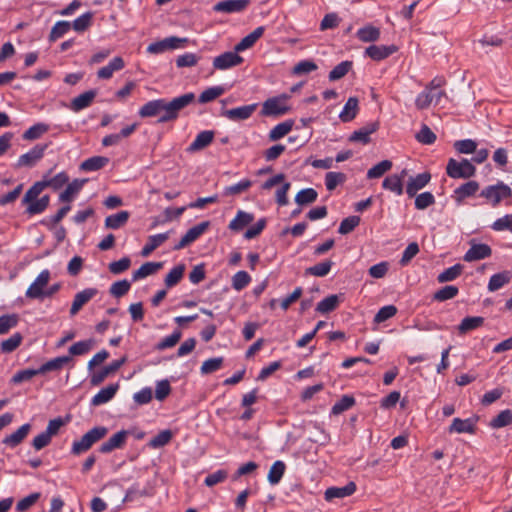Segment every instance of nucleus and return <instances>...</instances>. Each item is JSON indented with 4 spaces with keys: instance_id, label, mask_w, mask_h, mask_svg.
I'll list each match as a JSON object with an SVG mask.
<instances>
[{
    "instance_id": "nucleus-1",
    "label": "nucleus",
    "mask_w": 512,
    "mask_h": 512,
    "mask_svg": "<svg viewBox=\"0 0 512 512\" xmlns=\"http://www.w3.org/2000/svg\"><path fill=\"white\" fill-rule=\"evenodd\" d=\"M195 101V94L192 92L182 94L171 100L164 98L154 99L145 103L139 109L141 118L156 117L158 123L172 122L178 119L180 112Z\"/></svg>"
},
{
    "instance_id": "nucleus-2",
    "label": "nucleus",
    "mask_w": 512,
    "mask_h": 512,
    "mask_svg": "<svg viewBox=\"0 0 512 512\" xmlns=\"http://www.w3.org/2000/svg\"><path fill=\"white\" fill-rule=\"evenodd\" d=\"M108 433V429L104 426H97L86 432L79 440L73 442L71 453L80 455L88 451L96 442L101 440Z\"/></svg>"
},
{
    "instance_id": "nucleus-3",
    "label": "nucleus",
    "mask_w": 512,
    "mask_h": 512,
    "mask_svg": "<svg viewBox=\"0 0 512 512\" xmlns=\"http://www.w3.org/2000/svg\"><path fill=\"white\" fill-rule=\"evenodd\" d=\"M68 181L69 176L66 172H60L50 179L38 181L34 183L26 192V200L34 198L37 194H41L42 191L47 187H50L53 190H58L67 184Z\"/></svg>"
},
{
    "instance_id": "nucleus-4",
    "label": "nucleus",
    "mask_w": 512,
    "mask_h": 512,
    "mask_svg": "<svg viewBox=\"0 0 512 512\" xmlns=\"http://www.w3.org/2000/svg\"><path fill=\"white\" fill-rule=\"evenodd\" d=\"M480 196L485 198L493 207H497L502 200L512 197L511 188L503 182L485 187Z\"/></svg>"
},
{
    "instance_id": "nucleus-5",
    "label": "nucleus",
    "mask_w": 512,
    "mask_h": 512,
    "mask_svg": "<svg viewBox=\"0 0 512 512\" xmlns=\"http://www.w3.org/2000/svg\"><path fill=\"white\" fill-rule=\"evenodd\" d=\"M475 166L467 159L457 161L456 159H449L446 167V173L449 177L454 179L470 178L475 175Z\"/></svg>"
},
{
    "instance_id": "nucleus-6",
    "label": "nucleus",
    "mask_w": 512,
    "mask_h": 512,
    "mask_svg": "<svg viewBox=\"0 0 512 512\" xmlns=\"http://www.w3.org/2000/svg\"><path fill=\"white\" fill-rule=\"evenodd\" d=\"M188 40L186 38H179L176 36L167 37L163 40L151 43L147 47V52L150 54H161L167 50H174L183 47Z\"/></svg>"
},
{
    "instance_id": "nucleus-7",
    "label": "nucleus",
    "mask_w": 512,
    "mask_h": 512,
    "mask_svg": "<svg viewBox=\"0 0 512 512\" xmlns=\"http://www.w3.org/2000/svg\"><path fill=\"white\" fill-rule=\"evenodd\" d=\"M287 96L269 98L263 103L262 114L266 116H280L289 108L286 105Z\"/></svg>"
},
{
    "instance_id": "nucleus-8",
    "label": "nucleus",
    "mask_w": 512,
    "mask_h": 512,
    "mask_svg": "<svg viewBox=\"0 0 512 512\" xmlns=\"http://www.w3.org/2000/svg\"><path fill=\"white\" fill-rule=\"evenodd\" d=\"M238 53L235 50L228 51L215 57L213 67L217 70H226L240 65L243 62V58Z\"/></svg>"
},
{
    "instance_id": "nucleus-9",
    "label": "nucleus",
    "mask_w": 512,
    "mask_h": 512,
    "mask_svg": "<svg viewBox=\"0 0 512 512\" xmlns=\"http://www.w3.org/2000/svg\"><path fill=\"white\" fill-rule=\"evenodd\" d=\"M209 221H203L192 228H190L180 239L178 243L174 245L175 250H179L190 245L197 238H199L209 227Z\"/></svg>"
},
{
    "instance_id": "nucleus-10",
    "label": "nucleus",
    "mask_w": 512,
    "mask_h": 512,
    "mask_svg": "<svg viewBox=\"0 0 512 512\" xmlns=\"http://www.w3.org/2000/svg\"><path fill=\"white\" fill-rule=\"evenodd\" d=\"M250 4V0H224L213 6L217 13L232 14L244 11Z\"/></svg>"
},
{
    "instance_id": "nucleus-11",
    "label": "nucleus",
    "mask_w": 512,
    "mask_h": 512,
    "mask_svg": "<svg viewBox=\"0 0 512 512\" xmlns=\"http://www.w3.org/2000/svg\"><path fill=\"white\" fill-rule=\"evenodd\" d=\"M50 279V272L43 270L34 282L28 287L26 296L31 299H38L44 297V287L48 284Z\"/></svg>"
},
{
    "instance_id": "nucleus-12",
    "label": "nucleus",
    "mask_w": 512,
    "mask_h": 512,
    "mask_svg": "<svg viewBox=\"0 0 512 512\" xmlns=\"http://www.w3.org/2000/svg\"><path fill=\"white\" fill-rule=\"evenodd\" d=\"M257 108V104L244 105L228 110H223L221 115L231 121H242L251 117Z\"/></svg>"
},
{
    "instance_id": "nucleus-13",
    "label": "nucleus",
    "mask_w": 512,
    "mask_h": 512,
    "mask_svg": "<svg viewBox=\"0 0 512 512\" xmlns=\"http://www.w3.org/2000/svg\"><path fill=\"white\" fill-rule=\"evenodd\" d=\"M125 361V358L114 360L109 365L103 367L100 371L94 373L90 378L91 385L98 386L101 384L110 374L119 370Z\"/></svg>"
},
{
    "instance_id": "nucleus-14",
    "label": "nucleus",
    "mask_w": 512,
    "mask_h": 512,
    "mask_svg": "<svg viewBox=\"0 0 512 512\" xmlns=\"http://www.w3.org/2000/svg\"><path fill=\"white\" fill-rule=\"evenodd\" d=\"M431 180V174L429 172H423L416 176L409 178L406 185V193L412 198L416 196L417 192L423 189Z\"/></svg>"
},
{
    "instance_id": "nucleus-15",
    "label": "nucleus",
    "mask_w": 512,
    "mask_h": 512,
    "mask_svg": "<svg viewBox=\"0 0 512 512\" xmlns=\"http://www.w3.org/2000/svg\"><path fill=\"white\" fill-rule=\"evenodd\" d=\"M40 194H37L34 198L26 200V194L22 199V204L26 205V213L29 215L40 214L46 210L49 205L50 198L48 195L42 196L38 199Z\"/></svg>"
},
{
    "instance_id": "nucleus-16",
    "label": "nucleus",
    "mask_w": 512,
    "mask_h": 512,
    "mask_svg": "<svg viewBox=\"0 0 512 512\" xmlns=\"http://www.w3.org/2000/svg\"><path fill=\"white\" fill-rule=\"evenodd\" d=\"M129 432L126 430H121L112 435L107 441L101 444L99 451L101 453L107 454L112 452L115 449L122 448L126 442L127 436Z\"/></svg>"
},
{
    "instance_id": "nucleus-17",
    "label": "nucleus",
    "mask_w": 512,
    "mask_h": 512,
    "mask_svg": "<svg viewBox=\"0 0 512 512\" xmlns=\"http://www.w3.org/2000/svg\"><path fill=\"white\" fill-rule=\"evenodd\" d=\"M406 175V169L402 170L400 174H392L383 180L382 187L400 196L404 191L403 180L405 179Z\"/></svg>"
},
{
    "instance_id": "nucleus-18",
    "label": "nucleus",
    "mask_w": 512,
    "mask_h": 512,
    "mask_svg": "<svg viewBox=\"0 0 512 512\" xmlns=\"http://www.w3.org/2000/svg\"><path fill=\"white\" fill-rule=\"evenodd\" d=\"M46 146L36 145L27 153L21 155L17 162V167H32L39 161L43 155Z\"/></svg>"
},
{
    "instance_id": "nucleus-19",
    "label": "nucleus",
    "mask_w": 512,
    "mask_h": 512,
    "mask_svg": "<svg viewBox=\"0 0 512 512\" xmlns=\"http://www.w3.org/2000/svg\"><path fill=\"white\" fill-rule=\"evenodd\" d=\"M355 491V483L349 482L348 484L342 487H329L328 489H326L324 493V498L326 501H332L334 499H343L345 497L351 496Z\"/></svg>"
},
{
    "instance_id": "nucleus-20",
    "label": "nucleus",
    "mask_w": 512,
    "mask_h": 512,
    "mask_svg": "<svg viewBox=\"0 0 512 512\" xmlns=\"http://www.w3.org/2000/svg\"><path fill=\"white\" fill-rule=\"evenodd\" d=\"M443 90L438 91H432V90H425L421 92L416 100L415 105L418 109L423 110L428 108L433 102L436 104L440 101L441 97L444 95Z\"/></svg>"
},
{
    "instance_id": "nucleus-21",
    "label": "nucleus",
    "mask_w": 512,
    "mask_h": 512,
    "mask_svg": "<svg viewBox=\"0 0 512 512\" xmlns=\"http://www.w3.org/2000/svg\"><path fill=\"white\" fill-rule=\"evenodd\" d=\"M97 294V289L87 288L78 292L72 302L70 314L76 315L79 310Z\"/></svg>"
},
{
    "instance_id": "nucleus-22",
    "label": "nucleus",
    "mask_w": 512,
    "mask_h": 512,
    "mask_svg": "<svg viewBox=\"0 0 512 512\" xmlns=\"http://www.w3.org/2000/svg\"><path fill=\"white\" fill-rule=\"evenodd\" d=\"M476 420L473 418L461 419L454 418L451 425L448 428L450 434L453 433H475Z\"/></svg>"
},
{
    "instance_id": "nucleus-23",
    "label": "nucleus",
    "mask_w": 512,
    "mask_h": 512,
    "mask_svg": "<svg viewBox=\"0 0 512 512\" xmlns=\"http://www.w3.org/2000/svg\"><path fill=\"white\" fill-rule=\"evenodd\" d=\"M379 128L378 122H370L366 124L364 127L359 130L354 131L349 140L352 142H360L362 144H367L370 142V135L376 132Z\"/></svg>"
},
{
    "instance_id": "nucleus-24",
    "label": "nucleus",
    "mask_w": 512,
    "mask_h": 512,
    "mask_svg": "<svg viewBox=\"0 0 512 512\" xmlns=\"http://www.w3.org/2000/svg\"><path fill=\"white\" fill-rule=\"evenodd\" d=\"M119 390V384H110L102 388L97 394L91 399V405L100 406L113 399L117 391Z\"/></svg>"
},
{
    "instance_id": "nucleus-25",
    "label": "nucleus",
    "mask_w": 512,
    "mask_h": 512,
    "mask_svg": "<svg viewBox=\"0 0 512 512\" xmlns=\"http://www.w3.org/2000/svg\"><path fill=\"white\" fill-rule=\"evenodd\" d=\"M397 51V47L394 45L390 46H377L371 45L366 48L365 54L375 61L383 60Z\"/></svg>"
},
{
    "instance_id": "nucleus-26",
    "label": "nucleus",
    "mask_w": 512,
    "mask_h": 512,
    "mask_svg": "<svg viewBox=\"0 0 512 512\" xmlns=\"http://www.w3.org/2000/svg\"><path fill=\"white\" fill-rule=\"evenodd\" d=\"M31 425L29 423L23 424L15 432L6 436L2 443L10 448L18 446L29 434Z\"/></svg>"
},
{
    "instance_id": "nucleus-27",
    "label": "nucleus",
    "mask_w": 512,
    "mask_h": 512,
    "mask_svg": "<svg viewBox=\"0 0 512 512\" xmlns=\"http://www.w3.org/2000/svg\"><path fill=\"white\" fill-rule=\"evenodd\" d=\"M214 139V132L210 130H205L200 132L195 140L189 145L187 151L190 153L200 151L207 146H209Z\"/></svg>"
},
{
    "instance_id": "nucleus-28",
    "label": "nucleus",
    "mask_w": 512,
    "mask_h": 512,
    "mask_svg": "<svg viewBox=\"0 0 512 512\" xmlns=\"http://www.w3.org/2000/svg\"><path fill=\"white\" fill-rule=\"evenodd\" d=\"M163 267V262H146L132 274V281L144 279L156 274Z\"/></svg>"
},
{
    "instance_id": "nucleus-29",
    "label": "nucleus",
    "mask_w": 512,
    "mask_h": 512,
    "mask_svg": "<svg viewBox=\"0 0 512 512\" xmlns=\"http://www.w3.org/2000/svg\"><path fill=\"white\" fill-rule=\"evenodd\" d=\"M264 27L260 26L246 35L239 43L235 45L236 52H242L251 48L263 35Z\"/></svg>"
},
{
    "instance_id": "nucleus-30",
    "label": "nucleus",
    "mask_w": 512,
    "mask_h": 512,
    "mask_svg": "<svg viewBox=\"0 0 512 512\" xmlns=\"http://www.w3.org/2000/svg\"><path fill=\"white\" fill-rule=\"evenodd\" d=\"M86 182V179H74L71 183H68L66 189L60 193L59 200L61 202H71Z\"/></svg>"
},
{
    "instance_id": "nucleus-31",
    "label": "nucleus",
    "mask_w": 512,
    "mask_h": 512,
    "mask_svg": "<svg viewBox=\"0 0 512 512\" xmlns=\"http://www.w3.org/2000/svg\"><path fill=\"white\" fill-rule=\"evenodd\" d=\"M512 280V272L505 270L496 274H493L490 277L488 282V290L490 292L497 291L501 289L506 284L510 283Z\"/></svg>"
},
{
    "instance_id": "nucleus-32",
    "label": "nucleus",
    "mask_w": 512,
    "mask_h": 512,
    "mask_svg": "<svg viewBox=\"0 0 512 512\" xmlns=\"http://www.w3.org/2000/svg\"><path fill=\"white\" fill-rule=\"evenodd\" d=\"M125 63L124 60L117 56L114 57L108 65L100 68L97 72V76L100 79H110L113 76V73L116 71H120L124 68Z\"/></svg>"
},
{
    "instance_id": "nucleus-33",
    "label": "nucleus",
    "mask_w": 512,
    "mask_h": 512,
    "mask_svg": "<svg viewBox=\"0 0 512 512\" xmlns=\"http://www.w3.org/2000/svg\"><path fill=\"white\" fill-rule=\"evenodd\" d=\"M359 111V101L356 97H350L345 103L343 110L339 114V118L342 122L352 121Z\"/></svg>"
},
{
    "instance_id": "nucleus-34",
    "label": "nucleus",
    "mask_w": 512,
    "mask_h": 512,
    "mask_svg": "<svg viewBox=\"0 0 512 512\" xmlns=\"http://www.w3.org/2000/svg\"><path fill=\"white\" fill-rule=\"evenodd\" d=\"M96 96V92L93 90L86 91L79 96L72 99L70 108L74 112H78L84 108L90 106Z\"/></svg>"
},
{
    "instance_id": "nucleus-35",
    "label": "nucleus",
    "mask_w": 512,
    "mask_h": 512,
    "mask_svg": "<svg viewBox=\"0 0 512 512\" xmlns=\"http://www.w3.org/2000/svg\"><path fill=\"white\" fill-rule=\"evenodd\" d=\"M109 162V159L104 156H93L84 160L80 164V170L85 172L98 171L105 167Z\"/></svg>"
},
{
    "instance_id": "nucleus-36",
    "label": "nucleus",
    "mask_w": 512,
    "mask_h": 512,
    "mask_svg": "<svg viewBox=\"0 0 512 512\" xmlns=\"http://www.w3.org/2000/svg\"><path fill=\"white\" fill-rule=\"evenodd\" d=\"M168 238H169L168 233H160V234L149 236L146 244L142 248L141 255L148 256L157 247L162 245Z\"/></svg>"
},
{
    "instance_id": "nucleus-37",
    "label": "nucleus",
    "mask_w": 512,
    "mask_h": 512,
    "mask_svg": "<svg viewBox=\"0 0 512 512\" xmlns=\"http://www.w3.org/2000/svg\"><path fill=\"white\" fill-rule=\"evenodd\" d=\"M129 217L130 213L128 211H120L109 215L105 218V227L108 229H119L128 222Z\"/></svg>"
},
{
    "instance_id": "nucleus-38",
    "label": "nucleus",
    "mask_w": 512,
    "mask_h": 512,
    "mask_svg": "<svg viewBox=\"0 0 512 512\" xmlns=\"http://www.w3.org/2000/svg\"><path fill=\"white\" fill-rule=\"evenodd\" d=\"M479 190V183L476 181H468L460 185L455 191V199L458 202L465 198L473 196Z\"/></svg>"
},
{
    "instance_id": "nucleus-39",
    "label": "nucleus",
    "mask_w": 512,
    "mask_h": 512,
    "mask_svg": "<svg viewBox=\"0 0 512 512\" xmlns=\"http://www.w3.org/2000/svg\"><path fill=\"white\" fill-rule=\"evenodd\" d=\"M72 360L71 356H59L53 358L39 367L40 373L45 374L49 371H58Z\"/></svg>"
},
{
    "instance_id": "nucleus-40",
    "label": "nucleus",
    "mask_w": 512,
    "mask_h": 512,
    "mask_svg": "<svg viewBox=\"0 0 512 512\" xmlns=\"http://www.w3.org/2000/svg\"><path fill=\"white\" fill-rule=\"evenodd\" d=\"M254 220V216L251 213L245 211H238L235 218L230 222L229 228L233 231H240Z\"/></svg>"
},
{
    "instance_id": "nucleus-41",
    "label": "nucleus",
    "mask_w": 512,
    "mask_h": 512,
    "mask_svg": "<svg viewBox=\"0 0 512 512\" xmlns=\"http://www.w3.org/2000/svg\"><path fill=\"white\" fill-rule=\"evenodd\" d=\"M185 271V265L179 264L173 267L169 273L166 275L164 279V283L167 288H172L176 286L180 280L183 278Z\"/></svg>"
},
{
    "instance_id": "nucleus-42",
    "label": "nucleus",
    "mask_w": 512,
    "mask_h": 512,
    "mask_svg": "<svg viewBox=\"0 0 512 512\" xmlns=\"http://www.w3.org/2000/svg\"><path fill=\"white\" fill-rule=\"evenodd\" d=\"M357 37L362 42H374L380 37V30L372 25H367L357 31Z\"/></svg>"
},
{
    "instance_id": "nucleus-43",
    "label": "nucleus",
    "mask_w": 512,
    "mask_h": 512,
    "mask_svg": "<svg viewBox=\"0 0 512 512\" xmlns=\"http://www.w3.org/2000/svg\"><path fill=\"white\" fill-rule=\"evenodd\" d=\"M484 318L480 316L466 317L458 326L459 333L465 334L482 326Z\"/></svg>"
},
{
    "instance_id": "nucleus-44",
    "label": "nucleus",
    "mask_w": 512,
    "mask_h": 512,
    "mask_svg": "<svg viewBox=\"0 0 512 512\" xmlns=\"http://www.w3.org/2000/svg\"><path fill=\"white\" fill-rule=\"evenodd\" d=\"M463 271V266L461 264H455L447 269H445L443 272H441L437 276V281L439 283H446L455 280L458 278Z\"/></svg>"
},
{
    "instance_id": "nucleus-45",
    "label": "nucleus",
    "mask_w": 512,
    "mask_h": 512,
    "mask_svg": "<svg viewBox=\"0 0 512 512\" xmlns=\"http://www.w3.org/2000/svg\"><path fill=\"white\" fill-rule=\"evenodd\" d=\"M338 304L339 296L335 294L329 295L317 304L316 311L321 314H326L335 310Z\"/></svg>"
},
{
    "instance_id": "nucleus-46",
    "label": "nucleus",
    "mask_w": 512,
    "mask_h": 512,
    "mask_svg": "<svg viewBox=\"0 0 512 512\" xmlns=\"http://www.w3.org/2000/svg\"><path fill=\"white\" fill-rule=\"evenodd\" d=\"M459 293L458 287L454 285H447L437 290L433 295V300L444 302L455 298Z\"/></svg>"
},
{
    "instance_id": "nucleus-47",
    "label": "nucleus",
    "mask_w": 512,
    "mask_h": 512,
    "mask_svg": "<svg viewBox=\"0 0 512 512\" xmlns=\"http://www.w3.org/2000/svg\"><path fill=\"white\" fill-rule=\"evenodd\" d=\"M285 468L284 462L280 460L275 461L268 472L269 483L272 485L278 484L284 475Z\"/></svg>"
},
{
    "instance_id": "nucleus-48",
    "label": "nucleus",
    "mask_w": 512,
    "mask_h": 512,
    "mask_svg": "<svg viewBox=\"0 0 512 512\" xmlns=\"http://www.w3.org/2000/svg\"><path fill=\"white\" fill-rule=\"evenodd\" d=\"M318 193L313 188H306L300 190L295 196V202L300 205H307L315 202L317 200Z\"/></svg>"
},
{
    "instance_id": "nucleus-49",
    "label": "nucleus",
    "mask_w": 512,
    "mask_h": 512,
    "mask_svg": "<svg viewBox=\"0 0 512 512\" xmlns=\"http://www.w3.org/2000/svg\"><path fill=\"white\" fill-rule=\"evenodd\" d=\"M293 127L292 121H285L277 124L269 132V138L272 141H276L287 135Z\"/></svg>"
},
{
    "instance_id": "nucleus-50",
    "label": "nucleus",
    "mask_w": 512,
    "mask_h": 512,
    "mask_svg": "<svg viewBox=\"0 0 512 512\" xmlns=\"http://www.w3.org/2000/svg\"><path fill=\"white\" fill-rule=\"evenodd\" d=\"M355 404V399L350 395H343L340 400H338L331 409V413L334 415H339L350 408H352Z\"/></svg>"
},
{
    "instance_id": "nucleus-51",
    "label": "nucleus",
    "mask_w": 512,
    "mask_h": 512,
    "mask_svg": "<svg viewBox=\"0 0 512 512\" xmlns=\"http://www.w3.org/2000/svg\"><path fill=\"white\" fill-rule=\"evenodd\" d=\"M172 437L173 433L170 430H163L148 442V446L153 449L164 447L171 441Z\"/></svg>"
},
{
    "instance_id": "nucleus-52",
    "label": "nucleus",
    "mask_w": 512,
    "mask_h": 512,
    "mask_svg": "<svg viewBox=\"0 0 512 512\" xmlns=\"http://www.w3.org/2000/svg\"><path fill=\"white\" fill-rule=\"evenodd\" d=\"M352 66V61H343L339 63L330 71L328 76L329 80L337 81L343 78L351 70Z\"/></svg>"
},
{
    "instance_id": "nucleus-53",
    "label": "nucleus",
    "mask_w": 512,
    "mask_h": 512,
    "mask_svg": "<svg viewBox=\"0 0 512 512\" xmlns=\"http://www.w3.org/2000/svg\"><path fill=\"white\" fill-rule=\"evenodd\" d=\"M391 168H392V162L390 160H383L368 170L367 178L368 179L380 178L386 172H388Z\"/></svg>"
},
{
    "instance_id": "nucleus-54",
    "label": "nucleus",
    "mask_w": 512,
    "mask_h": 512,
    "mask_svg": "<svg viewBox=\"0 0 512 512\" xmlns=\"http://www.w3.org/2000/svg\"><path fill=\"white\" fill-rule=\"evenodd\" d=\"M71 29V23L68 21H58L55 23V25L52 27L50 34H49V40L51 42L56 41L57 39L64 36L69 30Z\"/></svg>"
},
{
    "instance_id": "nucleus-55",
    "label": "nucleus",
    "mask_w": 512,
    "mask_h": 512,
    "mask_svg": "<svg viewBox=\"0 0 512 512\" xmlns=\"http://www.w3.org/2000/svg\"><path fill=\"white\" fill-rule=\"evenodd\" d=\"M250 282H251V277L244 270H241V271H238L237 273H235L231 280L232 287L236 291L243 290L246 286H248V284Z\"/></svg>"
},
{
    "instance_id": "nucleus-56",
    "label": "nucleus",
    "mask_w": 512,
    "mask_h": 512,
    "mask_svg": "<svg viewBox=\"0 0 512 512\" xmlns=\"http://www.w3.org/2000/svg\"><path fill=\"white\" fill-rule=\"evenodd\" d=\"M92 19L93 14L91 12H86L73 21L71 28L76 32H84L91 26Z\"/></svg>"
},
{
    "instance_id": "nucleus-57",
    "label": "nucleus",
    "mask_w": 512,
    "mask_h": 512,
    "mask_svg": "<svg viewBox=\"0 0 512 512\" xmlns=\"http://www.w3.org/2000/svg\"><path fill=\"white\" fill-rule=\"evenodd\" d=\"M49 130V125L44 123H37L31 126L28 130H26L23 134V139L25 140H35L40 138L43 134H45Z\"/></svg>"
},
{
    "instance_id": "nucleus-58",
    "label": "nucleus",
    "mask_w": 512,
    "mask_h": 512,
    "mask_svg": "<svg viewBox=\"0 0 512 512\" xmlns=\"http://www.w3.org/2000/svg\"><path fill=\"white\" fill-rule=\"evenodd\" d=\"M346 176L341 172H328L325 175V186L328 191H333L338 185L344 183Z\"/></svg>"
},
{
    "instance_id": "nucleus-59",
    "label": "nucleus",
    "mask_w": 512,
    "mask_h": 512,
    "mask_svg": "<svg viewBox=\"0 0 512 512\" xmlns=\"http://www.w3.org/2000/svg\"><path fill=\"white\" fill-rule=\"evenodd\" d=\"M224 92L225 89L221 86L210 87L200 94L198 101L202 104L211 102L224 94Z\"/></svg>"
},
{
    "instance_id": "nucleus-60",
    "label": "nucleus",
    "mask_w": 512,
    "mask_h": 512,
    "mask_svg": "<svg viewBox=\"0 0 512 512\" xmlns=\"http://www.w3.org/2000/svg\"><path fill=\"white\" fill-rule=\"evenodd\" d=\"M93 344H94V341L91 339L78 341V342L74 343L72 346H70L69 353L72 356H80V355L87 354L92 349Z\"/></svg>"
},
{
    "instance_id": "nucleus-61",
    "label": "nucleus",
    "mask_w": 512,
    "mask_h": 512,
    "mask_svg": "<svg viewBox=\"0 0 512 512\" xmlns=\"http://www.w3.org/2000/svg\"><path fill=\"white\" fill-rule=\"evenodd\" d=\"M182 333L180 330H175L169 336L164 337L156 345V349L159 351L174 347L181 339Z\"/></svg>"
},
{
    "instance_id": "nucleus-62",
    "label": "nucleus",
    "mask_w": 512,
    "mask_h": 512,
    "mask_svg": "<svg viewBox=\"0 0 512 512\" xmlns=\"http://www.w3.org/2000/svg\"><path fill=\"white\" fill-rule=\"evenodd\" d=\"M512 423V411L509 409L501 411L490 422L492 428H502Z\"/></svg>"
},
{
    "instance_id": "nucleus-63",
    "label": "nucleus",
    "mask_w": 512,
    "mask_h": 512,
    "mask_svg": "<svg viewBox=\"0 0 512 512\" xmlns=\"http://www.w3.org/2000/svg\"><path fill=\"white\" fill-rule=\"evenodd\" d=\"M223 357H215L205 360L200 368L202 374H211L222 367Z\"/></svg>"
},
{
    "instance_id": "nucleus-64",
    "label": "nucleus",
    "mask_w": 512,
    "mask_h": 512,
    "mask_svg": "<svg viewBox=\"0 0 512 512\" xmlns=\"http://www.w3.org/2000/svg\"><path fill=\"white\" fill-rule=\"evenodd\" d=\"M492 229L494 231H509L512 232V214H507L501 218H498L492 224Z\"/></svg>"
}]
</instances>
